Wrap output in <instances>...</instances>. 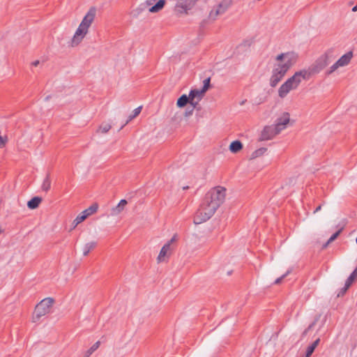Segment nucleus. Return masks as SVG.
Returning <instances> with one entry per match:
<instances>
[{"mask_svg": "<svg viewBox=\"0 0 357 357\" xmlns=\"http://www.w3.org/2000/svg\"><path fill=\"white\" fill-rule=\"evenodd\" d=\"M225 188L218 186L212 188L206 194L195 214L194 218L195 225L206 222L213 215L225 200Z\"/></svg>", "mask_w": 357, "mask_h": 357, "instance_id": "f257e3e1", "label": "nucleus"}, {"mask_svg": "<svg viewBox=\"0 0 357 357\" xmlns=\"http://www.w3.org/2000/svg\"><path fill=\"white\" fill-rule=\"evenodd\" d=\"M310 77V73L307 70L296 72L294 75L280 86L278 89V96L281 98H285L291 91L297 89L303 80L308 79Z\"/></svg>", "mask_w": 357, "mask_h": 357, "instance_id": "f03ea898", "label": "nucleus"}, {"mask_svg": "<svg viewBox=\"0 0 357 357\" xmlns=\"http://www.w3.org/2000/svg\"><path fill=\"white\" fill-rule=\"evenodd\" d=\"M289 120V113H283L280 117L276 119L275 124L266 126L264 128L261 133L260 139L263 141L271 139L287 128Z\"/></svg>", "mask_w": 357, "mask_h": 357, "instance_id": "7ed1b4c3", "label": "nucleus"}, {"mask_svg": "<svg viewBox=\"0 0 357 357\" xmlns=\"http://www.w3.org/2000/svg\"><path fill=\"white\" fill-rule=\"evenodd\" d=\"M95 16V8H91L86 14L82 21L79 24L77 29L76 30L71 40L72 46L78 45L82 40V39L87 33L89 28L90 27L91 23L94 20Z\"/></svg>", "mask_w": 357, "mask_h": 357, "instance_id": "20e7f679", "label": "nucleus"}, {"mask_svg": "<svg viewBox=\"0 0 357 357\" xmlns=\"http://www.w3.org/2000/svg\"><path fill=\"white\" fill-rule=\"evenodd\" d=\"M294 59V56L293 54L291 53H282L279 54L276 57V59L278 61H282V59H284V62L278 64L273 70L279 74H282V75H284L289 69V68L291 66L293 63L292 61Z\"/></svg>", "mask_w": 357, "mask_h": 357, "instance_id": "39448f33", "label": "nucleus"}, {"mask_svg": "<svg viewBox=\"0 0 357 357\" xmlns=\"http://www.w3.org/2000/svg\"><path fill=\"white\" fill-rule=\"evenodd\" d=\"M54 303V299L52 298H46L42 300L35 308L33 319H39L41 317L50 312L51 307Z\"/></svg>", "mask_w": 357, "mask_h": 357, "instance_id": "423d86ee", "label": "nucleus"}, {"mask_svg": "<svg viewBox=\"0 0 357 357\" xmlns=\"http://www.w3.org/2000/svg\"><path fill=\"white\" fill-rule=\"evenodd\" d=\"M199 0H175L174 11L177 15H187Z\"/></svg>", "mask_w": 357, "mask_h": 357, "instance_id": "0eeeda50", "label": "nucleus"}, {"mask_svg": "<svg viewBox=\"0 0 357 357\" xmlns=\"http://www.w3.org/2000/svg\"><path fill=\"white\" fill-rule=\"evenodd\" d=\"M232 0H222L213 6L208 14V19L215 21L220 15L224 14L231 6Z\"/></svg>", "mask_w": 357, "mask_h": 357, "instance_id": "6e6552de", "label": "nucleus"}, {"mask_svg": "<svg viewBox=\"0 0 357 357\" xmlns=\"http://www.w3.org/2000/svg\"><path fill=\"white\" fill-rule=\"evenodd\" d=\"M353 57V52H348L342 55L335 63H333L327 70L326 74L331 75L336 71L339 68L347 66Z\"/></svg>", "mask_w": 357, "mask_h": 357, "instance_id": "1a4fd4ad", "label": "nucleus"}, {"mask_svg": "<svg viewBox=\"0 0 357 357\" xmlns=\"http://www.w3.org/2000/svg\"><path fill=\"white\" fill-rule=\"evenodd\" d=\"M331 60L327 54L321 55L312 66L310 69V74L319 73L321 70L325 68L330 63Z\"/></svg>", "mask_w": 357, "mask_h": 357, "instance_id": "9d476101", "label": "nucleus"}, {"mask_svg": "<svg viewBox=\"0 0 357 357\" xmlns=\"http://www.w3.org/2000/svg\"><path fill=\"white\" fill-rule=\"evenodd\" d=\"M98 205L97 204H93L89 208L83 211L73 220V227H76L79 223L83 222L88 216L95 213L98 211Z\"/></svg>", "mask_w": 357, "mask_h": 357, "instance_id": "9b49d317", "label": "nucleus"}, {"mask_svg": "<svg viewBox=\"0 0 357 357\" xmlns=\"http://www.w3.org/2000/svg\"><path fill=\"white\" fill-rule=\"evenodd\" d=\"M205 93L206 92L204 90H202V89L190 90L189 95L190 105L192 107V108H195L197 107V105L204 97Z\"/></svg>", "mask_w": 357, "mask_h": 357, "instance_id": "f8f14e48", "label": "nucleus"}, {"mask_svg": "<svg viewBox=\"0 0 357 357\" xmlns=\"http://www.w3.org/2000/svg\"><path fill=\"white\" fill-rule=\"evenodd\" d=\"M172 248L169 247V243H165L160 250V252L158 257V261H163L166 257H168L170 254Z\"/></svg>", "mask_w": 357, "mask_h": 357, "instance_id": "ddd939ff", "label": "nucleus"}, {"mask_svg": "<svg viewBox=\"0 0 357 357\" xmlns=\"http://www.w3.org/2000/svg\"><path fill=\"white\" fill-rule=\"evenodd\" d=\"M284 75H282V74H279L273 70L272 75L270 79V85L272 87H275L282 79Z\"/></svg>", "mask_w": 357, "mask_h": 357, "instance_id": "4468645a", "label": "nucleus"}, {"mask_svg": "<svg viewBox=\"0 0 357 357\" xmlns=\"http://www.w3.org/2000/svg\"><path fill=\"white\" fill-rule=\"evenodd\" d=\"M126 204L127 201L126 199H121L118 205L112 208V215H116L119 214L123 210V208Z\"/></svg>", "mask_w": 357, "mask_h": 357, "instance_id": "2eb2a0df", "label": "nucleus"}, {"mask_svg": "<svg viewBox=\"0 0 357 357\" xmlns=\"http://www.w3.org/2000/svg\"><path fill=\"white\" fill-rule=\"evenodd\" d=\"M189 103L190 105V95L183 94L177 100L176 105L178 107H183Z\"/></svg>", "mask_w": 357, "mask_h": 357, "instance_id": "dca6fc26", "label": "nucleus"}, {"mask_svg": "<svg viewBox=\"0 0 357 357\" xmlns=\"http://www.w3.org/2000/svg\"><path fill=\"white\" fill-rule=\"evenodd\" d=\"M41 201H42V199L40 197H34L33 198H32L31 200H29L27 202V206L30 209H35L38 206V205L40 204Z\"/></svg>", "mask_w": 357, "mask_h": 357, "instance_id": "f3484780", "label": "nucleus"}, {"mask_svg": "<svg viewBox=\"0 0 357 357\" xmlns=\"http://www.w3.org/2000/svg\"><path fill=\"white\" fill-rule=\"evenodd\" d=\"M243 148L242 143L238 140L232 142L229 146V150L232 153H237Z\"/></svg>", "mask_w": 357, "mask_h": 357, "instance_id": "a211bd4d", "label": "nucleus"}, {"mask_svg": "<svg viewBox=\"0 0 357 357\" xmlns=\"http://www.w3.org/2000/svg\"><path fill=\"white\" fill-rule=\"evenodd\" d=\"M165 4V0H159L154 6L149 8L150 13H157L160 10Z\"/></svg>", "mask_w": 357, "mask_h": 357, "instance_id": "6ab92c4d", "label": "nucleus"}, {"mask_svg": "<svg viewBox=\"0 0 357 357\" xmlns=\"http://www.w3.org/2000/svg\"><path fill=\"white\" fill-rule=\"evenodd\" d=\"M96 243L94 241L86 243L82 248L83 255L86 256L90 251L96 247Z\"/></svg>", "mask_w": 357, "mask_h": 357, "instance_id": "aec40b11", "label": "nucleus"}, {"mask_svg": "<svg viewBox=\"0 0 357 357\" xmlns=\"http://www.w3.org/2000/svg\"><path fill=\"white\" fill-rule=\"evenodd\" d=\"M51 188V181L49 174L46 176L42 183L41 188L43 191L47 192Z\"/></svg>", "mask_w": 357, "mask_h": 357, "instance_id": "412c9836", "label": "nucleus"}, {"mask_svg": "<svg viewBox=\"0 0 357 357\" xmlns=\"http://www.w3.org/2000/svg\"><path fill=\"white\" fill-rule=\"evenodd\" d=\"M100 342L97 341L95 342L85 353L84 357H89L96 350L100 347Z\"/></svg>", "mask_w": 357, "mask_h": 357, "instance_id": "4be33fe9", "label": "nucleus"}, {"mask_svg": "<svg viewBox=\"0 0 357 357\" xmlns=\"http://www.w3.org/2000/svg\"><path fill=\"white\" fill-rule=\"evenodd\" d=\"M357 276V266L354 269V271L350 274V275L348 277L347 280L345 281L347 282V286L350 287L354 280L356 279Z\"/></svg>", "mask_w": 357, "mask_h": 357, "instance_id": "5701e85b", "label": "nucleus"}, {"mask_svg": "<svg viewBox=\"0 0 357 357\" xmlns=\"http://www.w3.org/2000/svg\"><path fill=\"white\" fill-rule=\"evenodd\" d=\"M141 110H142V106H139L137 108H135L133 111H132V114H130L129 116H128V119L127 120L126 123H128L130 121L132 120L134 118H135L137 116H138L139 114V113L141 112Z\"/></svg>", "mask_w": 357, "mask_h": 357, "instance_id": "b1692460", "label": "nucleus"}, {"mask_svg": "<svg viewBox=\"0 0 357 357\" xmlns=\"http://www.w3.org/2000/svg\"><path fill=\"white\" fill-rule=\"evenodd\" d=\"M266 151H267V149L264 148V147L258 149L252 153V157L253 158L259 157V156L262 155Z\"/></svg>", "mask_w": 357, "mask_h": 357, "instance_id": "393cba45", "label": "nucleus"}, {"mask_svg": "<svg viewBox=\"0 0 357 357\" xmlns=\"http://www.w3.org/2000/svg\"><path fill=\"white\" fill-rule=\"evenodd\" d=\"M111 128V125L109 123H103L102 124L98 129V132H100L102 133H106Z\"/></svg>", "mask_w": 357, "mask_h": 357, "instance_id": "a878e982", "label": "nucleus"}, {"mask_svg": "<svg viewBox=\"0 0 357 357\" xmlns=\"http://www.w3.org/2000/svg\"><path fill=\"white\" fill-rule=\"evenodd\" d=\"M340 230L336 231L335 234H333L330 238L328 240V241L326 242V243L324 245V247H326L329 243H331V242H333L340 234Z\"/></svg>", "mask_w": 357, "mask_h": 357, "instance_id": "bb28decb", "label": "nucleus"}, {"mask_svg": "<svg viewBox=\"0 0 357 357\" xmlns=\"http://www.w3.org/2000/svg\"><path fill=\"white\" fill-rule=\"evenodd\" d=\"M291 273V270H288L284 274H283L281 277L277 278L275 282H274V284H280L281 282V281L285 278L287 277L289 273Z\"/></svg>", "mask_w": 357, "mask_h": 357, "instance_id": "cd10ccee", "label": "nucleus"}, {"mask_svg": "<svg viewBox=\"0 0 357 357\" xmlns=\"http://www.w3.org/2000/svg\"><path fill=\"white\" fill-rule=\"evenodd\" d=\"M209 84H210V77H208L204 80V84H203L202 89L204 90V91L206 92L209 87Z\"/></svg>", "mask_w": 357, "mask_h": 357, "instance_id": "c85d7f7f", "label": "nucleus"}, {"mask_svg": "<svg viewBox=\"0 0 357 357\" xmlns=\"http://www.w3.org/2000/svg\"><path fill=\"white\" fill-rule=\"evenodd\" d=\"M349 287H347V282H345V283H344V286L342 289H340V291H339V292H338V294H337V296H343V295L346 293V291H347V289H349Z\"/></svg>", "mask_w": 357, "mask_h": 357, "instance_id": "c756f323", "label": "nucleus"}, {"mask_svg": "<svg viewBox=\"0 0 357 357\" xmlns=\"http://www.w3.org/2000/svg\"><path fill=\"white\" fill-rule=\"evenodd\" d=\"M7 140L8 139L6 136L3 137L0 135V148H2L6 145Z\"/></svg>", "mask_w": 357, "mask_h": 357, "instance_id": "7c9ffc66", "label": "nucleus"}, {"mask_svg": "<svg viewBox=\"0 0 357 357\" xmlns=\"http://www.w3.org/2000/svg\"><path fill=\"white\" fill-rule=\"evenodd\" d=\"M314 349L310 345L307 348L306 354L305 357H310L312 354L314 352Z\"/></svg>", "mask_w": 357, "mask_h": 357, "instance_id": "2f4dec72", "label": "nucleus"}, {"mask_svg": "<svg viewBox=\"0 0 357 357\" xmlns=\"http://www.w3.org/2000/svg\"><path fill=\"white\" fill-rule=\"evenodd\" d=\"M176 239H177V236H176V234H174V235L172 236V238L169 241H168L166 243H169V247L171 248L172 244L174 242H175V241H176Z\"/></svg>", "mask_w": 357, "mask_h": 357, "instance_id": "473e14b6", "label": "nucleus"}, {"mask_svg": "<svg viewBox=\"0 0 357 357\" xmlns=\"http://www.w3.org/2000/svg\"><path fill=\"white\" fill-rule=\"evenodd\" d=\"M320 342V339L317 338L310 346L312 347L314 349L317 347Z\"/></svg>", "mask_w": 357, "mask_h": 357, "instance_id": "72a5a7b5", "label": "nucleus"}, {"mask_svg": "<svg viewBox=\"0 0 357 357\" xmlns=\"http://www.w3.org/2000/svg\"><path fill=\"white\" fill-rule=\"evenodd\" d=\"M39 63H40V61L38 60H36L31 63V66L36 67L39 65Z\"/></svg>", "mask_w": 357, "mask_h": 357, "instance_id": "f704fd0d", "label": "nucleus"}, {"mask_svg": "<svg viewBox=\"0 0 357 357\" xmlns=\"http://www.w3.org/2000/svg\"><path fill=\"white\" fill-rule=\"evenodd\" d=\"M194 109H195V108H192V109H191L190 110H187V111L185 112V114H186V116L191 115V114H192V112H193Z\"/></svg>", "mask_w": 357, "mask_h": 357, "instance_id": "c9c22d12", "label": "nucleus"}, {"mask_svg": "<svg viewBox=\"0 0 357 357\" xmlns=\"http://www.w3.org/2000/svg\"><path fill=\"white\" fill-rule=\"evenodd\" d=\"M314 323H313L311 325H310L309 327L306 330H305L303 333L306 334L307 333V331L314 326Z\"/></svg>", "mask_w": 357, "mask_h": 357, "instance_id": "e433bc0d", "label": "nucleus"}, {"mask_svg": "<svg viewBox=\"0 0 357 357\" xmlns=\"http://www.w3.org/2000/svg\"><path fill=\"white\" fill-rule=\"evenodd\" d=\"M321 205L318 206L315 208V210L314 211V213H317L318 211H319L321 210Z\"/></svg>", "mask_w": 357, "mask_h": 357, "instance_id": "4c0bfd02", "label": "nucleus"}, {"mask_svg": "<svg viewBox=\"0 0 357 357\" xmlns=\"http://www.w3.org/2000/svg\"><path fill=\"white\" fill-rule=\"evenodd\" d=\"M352 11L353 12H356L357 11V4L352 8Z\"/></svg>", "mask_w": 357, "mask_h": 357, "instance_id": "58836bf2", "label": "nucleus"}, {"mask_svg": "<svg viewBox=\"0 0 357 357\" xmlns=\"http://www.w3.org/2000/svg\"><path fill=\"white\" fill-rule=\"evenodd\" d=\"M356 244H357V236H356Z\"/></svg>", "mask_w": 357, "mask_h": 357, "instance_id": "ea45409f", "label": "nucleus"}]
</instances>
